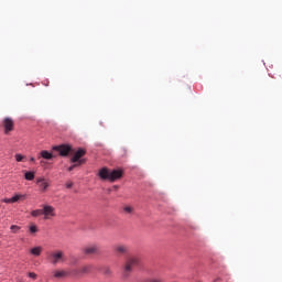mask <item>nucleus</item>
Instances as JSON below:
<instances>
[{
  "label": "nucleus",
  "mask_w": 282,
  "mask_h": 282,
  "mask_svg": "<svg viewBox=\"0 0 282 282\" xmlns=\"http://www.w3.org/2000/svg\"><path fill=\"white\" fill-rule=\"evenodd\" d=\"M99 177L101 180H108V182H116V180H120L122 177V171L121 170H109L107 167H102L99 170Z\"/></svg>",
  "instance_id": "1"
},
{
  "label": "nucleus",
  "mask_w": 282,
  "mask_h": 282,
  "mask_svg": "<svg viewBox=\"0 0 282 282\" xmlns=\"http://www.w3.org/2000/svg\"><path fill=\"white\" fill-rule=\"evenodd\" d=\"M138 265V258H128L123 264V279H129L130 274L133 272V268Z\"/></svg>",
  "instance_id": "2"
},
{
  "label": "nucleus",
  "mask_w": 282,
  "mask_h": 282,
  "mask_svg": "<svg viewBox=\"0 0 282 282\" xmlns=\"http://www.w3.org/2000/svg\"><path fill=\"white\" fill-rule=\"evenodd\" d=\"M47 260L52 265H58L65 261V252L63 250H55L48 253Z\"/></svg>",
  "instance_id": "3"
},
{
  "label": "nucleus",
  "mask_w": 282,
  "mask_h": 282,
  "mask_svg": "<svg viewBox=\"0 0 282 282\" xmlns=\"http://www.w3.org/2000/svg\"><path fill=\"white\" fill-rule=\"evenodd\" d=\"M2 127L4 129V135H10V133H12V131H14V119H12L10 117H6L2 120Z\"/></svg>",
  "instance_id": "4"
},
{
  "label": "nucleus",
  "mask_w": 282,
  "mask_h": 282,
  "mask_svg": "<svg viewBox=\"0 0 282 282\" xmlns=\"http://www.w3.org/2000/svg\"><path fill=\"white\" fill-rule=\"evenodd\" d=\"M53 151H58V153H59V155H62V158H67L69 155V153L73 152L72 145H67V144L55 145L53 148Z\"/></svg>",
  "instance_id": "5"
},
{
  "label": "nucleus",
  "mask_w": 282,
  "mask_h": 282,
  "mask_svg": "<svg viewBox=\"0 0 282 282\" xmlns=\"http://www.w3.org/2000/svg\"><path fill=\"white\" fill-rule=\"evenodd\" d=\"M42 215H44V219H52V217H56V209L52 205H43Z\"/></svg>",
  "instance_id": "6"
},
{
  "label": "nucleus",
  "mask_w": 282,
  "mask_h": 282,
  "mask_svg": "<svg viewBox=\"0 0 282 282\" xmlns=\"http://www.w3.org/2000/svg\"><path fill=\"white\" fill-rule=\"evenodd\" d=\"M87 151H85V149L79 148L73 155V158L70 159L72 163H77L80 164V161L85 160L83 158H85Z\"/></svg>",
  "instance_id": "7"
},
{
  "label": "nucleus",
  "mask_w": 282,
  "mask_h": 282,
  "mask_svg": "<svg viewBox=\"0 0 282 282\" xmlns=\"http://www.w3.org/2000/svg\"><path fill=\"white\" fill-rule=\"evenodd\" d=\"M91 270H94V267L91 264H86L79 269L73 270V274H89Z\"/></svg>",
  "instance_id": "8"
},
{
  "label": "nucleus",
  "mask_w": 282,
  "mask_h": 282,
  "mask_svg": "<svg viewBox=\"0 0 282 282\" xmlns=\"http://www.w3.org/2000/svg\"><path fill=\"white\" fill-rule=\"evenodd\" d=\"M36 184L40 186L42 193H45L50 188V182L43 177L37 178Z\"/></svg>",
  "instance_id": "9"
},
{
  "label": "nucleus",
  "mask_w": 282,
  "mask_h": 282,
  "mask_svg": "<svg viewBox=\"0 0 282 282\" xmlns=\"http://www.w3.org/2000/svg\"><path fill=\"white\" fill-rule=\"evenodd\" d=\"M84 254H98V246L90 245L84 248Z\"/></svg>",
  "instance_id": "10"
},
{
  "label": "nucleus",
  "mask_w": 282,
  "mask_h": 282,
  "mask_svg": "<svg viewBox=\"0 0 282 282\" xmlns=\"http://www.w3.org/2000/svg\"><path fill=\"white\" fill-rule=\"evenodd\" d=\"M26 195L25 194H14L13 197H11L12 204H17L19 202H25Z\"/></svg>",
  "instance_id": "11"
},
{
  "label": "nucleus",
  "mask_w": 282,
  "mask_h": 282,
  "mask_svg": "<svg viewBox=\"0 0 282 282\" xmlns=\"http://www.w3.org/2000/svg\"><path fill=\"white\" fill-rule=\"evenodd\" d=\"M115 250L119 254H127V252H129V247L124 245H118L115 247Z\"/></svg>",
  "instance_id": "12"
},
{
  "label": "nucleus",
  "mask_w": 282,
  "mask_h": 282,
  "mask_svg": "<svg viewBox=\"0 0 282 282\" xmlns=\"http://www.w3.org/2000/svg\"><path fill=\"white\" fill-rule=\"evenodd\" d=\"M67 271H65V270H56V271H54V273H53V276H54V279H65V276H67Z\"/></svg>",
  "instance_id": "13"
},
{
  "label": "nucleus",
  "mask_w": 282,
  "mask_h": 282,
  "mask_svg": "<svg viewBox=\"0 0 282 282\" xmlns=\"http://www.w3.org/2000/svg\"><path fill=\"white\" fill-rule=\"evenodd\" d=\"M40 155L43 158V160H52V158H54V154L47 150L41 151Z\"/></svg>",
  "instance_id": "14"
},
{
  "label": "nucleus",
  "mask_w": 282,
  "mask_h": 282,
  "mask_svg": "<svg viewBox=\"0 0 282 282\" xmlns=\"http://www.w3.org/2000/svg\"><path fill=\"white\" fill-rule=\"evenodd\" d=\"M33 257H41V252H43V247H34L30 250Z\"/></svg>",
  "instance_id": "15"
},
{
  "label": "nucleus",
  "mask_w": 282,
  "mask_h": 282,
  "mask_svg": "<svg viewBox=\"0 0 282 282\" xmlns=\"http://www.w3.org/2000/svg\"><path fill=\"white\" fill-rule=\"evenodd\" d=\"M85 162H86V160H82V161H79V163H73V165H70L68 167V171L69 172L74 171L77 166H82V164H85Z\"/></svg>",
  "instance_id": "16"
},
{
  "label": "nucleus",
  "mask_w": 282,
  "mask_h": 282,
  "mask_svg": "<svg viewBox=\"0 0 282 282\" xmlns=\"http://www.w3.org/2000/svg\"><path fill=\"white\" fill-rule=\"evenodd\" d=\"M24 178L28 180V182H32V180H34V172H25Z\"/></svg>",
  "instance_id": "17"
},
{
  "label": "nucleus",
  "mask_w": 282,
  "mask_h": 282,
  "mask_svg": "<svg viewBox=\"0 0 282 282\" xmlns=\"http://www.w3.org/2000/svg\"><path fill=\"white\" fill-rule=\"evenodd\" d=\"M43 215V209H35L31 212L32 217H41Z\"/></svg>",
  "instance_id": "18"
},
{
  "label": "nucleus",
  "mask_w": 282,
  "mask_h": 282,
  "mask_svg": "<svg viewBox=\"0 0 282 282\" xmlns=\"http://www.w3.org/2000/svg\"><path fill=\"white\" fill-rule=\"evenodd\" d=\"M102 274H105V276H111V274H113V272L111 271V268L106 267L102 269Z\"/></svg>",
  "instance_id": "19"
},
{
  "label": "nucleus",
  "mask_w": 282,
  "mask_h": 282,
  "mask_svg": "<svg viewBox=\"0 0 282 282\" xmlns=\"http://www.w3.org/2000/svg\"><path fill=\"white\" fill-rule=\"evenodd\" d=\"M10 230L13 232V235H17V232H19V230H21V227L17 226V225H12L10 227Z\"/></svg>",
  "instance_id": "20"
},
{
  "label": "nucleus",
  "mask_w": 282,
  "mask_h": 282,
  "mask_svg": "<svg viewBox=\"0 0 282 282\" xmlns=\"http://www.w3.org/2000/svg\"><path fill=\"white\" fill-rule=\"evenodd\" d=\"M15 160H17V162H23V160H25V155H23V154H15Z\"/></svg>",
  "instance_id": "21"
},
{
  "label": "nucleus",
  "mask_w": 282,
  "mask_h": 282,
  "mask_svg": "<svg viewBox=\"0 0 282 282\" xmlns=\"http://www.w3.org/2000/svg\"><path fill=\"white\" fill-rule=\"evenodd\" d=\"M30 232H31L32 235H34L35 232H39V228L36 227V225H32V226L30 227Z\"/></svg>",
  "instance_id": "22"
},
{
  "label": "nucleus",
  "mask_w": 282,
  "mask_h": 282,
  "mask_svg": "<svg viewBox=\"0 0 282 282\" xmlns=\"http://www.w3.org/2000/svg\"><path fill=\"white\" fill-rule=\"evenodd\" d=\"M123 210H124V213H128L129 215H131V213H133V207H131V206H126V207L123 208Z\"/></svg>",
  "instance_id": "23"
},
{
  "label": "nucleus",
  "mask_w": 282,
  "mask_h": 282,
  "mask_svg": "<svg viewBox=\"0 0 282 282\" xmlns=\"http://www.w3.org/2000/svg\"><path fill=\"white\" fill-rule=\"evenodd\" d=\"M29 278L30 279H33V280H36L37 279V275H36V273H34V272H29Z\"/></svg>",
  "instance_id": "24"
},
{
  "label": "nucleus",
  "mask_w": 282,
  "mask_h": 282,
  "mask_svg": "<svg viewBox=\"0 0 282 282\" xmlns=\"http://www.w3.org/2000/svg\"><path fill=\"white\" fill-rule=\"evenodd\" d=\"M2 202L4 204H12V198H3Z\"/></svg>",
  "instance_id": "25"
},
{
  "label": "nucleus",
  "mask_w": 282,
  "mask_h": 282,
  "mask_svg": "<svg viewBox=\"0 0 282 282\" xmlns=\"http://www.w3.org/2000/svg\"><path fill=\"white\" fill-rule=\"evenodd\" d=\"M148 282H162V279L153 278L148 280Z\"/></svg>",
  "instance_id": "26"
},
{
  "label": "nucleus",
  "mask_w": 282,
  "mask_h": 282,
  "mask_svg": "<svg viewBox=\"0 0 282 282\" xmlns=\"http://www.w3.org/2000/svg\"><path fill=\"white\" fill-rule=\"evenodd\" d=\"M72 186H74V183L72 181L66 183V188H72Z\"/></svg>",
  "instance_id": "27"
},
{
  "label": "nucleus",
  "mask_w": 282,
  "mask_h": 282,
  "mask_svg": "<svg viewBox=\"0 0 282 282\" xmlns=\"http://www.w3.org/2000/svg\"><path fill=\"white\" fill-rule=\"evenodd\" d=\"M30 162H36V159H34V156H31Z\"/></svg>",
  "instance_id": "28"
},
{
  "label": "nucleus",
  "mask_w": 282,
  "mask_h": 282,
  "mask_svg": "<svg viewBox=\"0 0 282 282\" xmlns=\"http://www.w3.org/2000/svg\"><path fill=\"white\" fill-rule=\"evenodd\" d=\"M119 186L118 185H113V189L118 191Z\"/></svg>",
  "instance_id": "29"
}]
</instances>
